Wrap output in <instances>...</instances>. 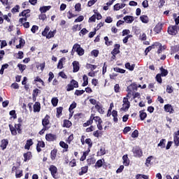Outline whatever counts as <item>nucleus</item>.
<instances>
[{
	"instance_id": "53",
	"label": "nucleus",
	"mask_w": 179,
	"mask_h": 179,
	"mask_svg": "<svg viewBox=\"0 0 179 179\" xmlns=\"http://www.w3.org/2000/svg\"><path fill=\"white\" fill-rule=\"evenodd\" d=\"M136 179H141V178L149 179V176L143 175V174H137V175L136 176Z\"/></svg>"
},
{
	"instance_id": "2",
	"label": "nucleus",
	"mask_w": 179,
	"mask_h": 179,
	"mask_svg": "<svg viewBox=\"0 0 179 179\" xmlns=\"http://www.w3.org/2000/svg\"><path fill=\"white\" fill-rule=\"evenodd\" d=\"M131 96L129 97L126 96L123 98V104L122 107L120 108V111H128L129 110V107H131V102H129V99H130Z\"/></svg>"
},
{
	"instance_id": "56",
	"label": "nucleus",
	"mask_w": 179,
	"mask_h": 179,
	"mask_svg": "<svg viewBox=\"0 0 179 179\" xmlns=\"http://www.w3.org/2000/svg\"><path fill=\"white\" fill-rule=\"evenodd\" d=\"M19 9H20V6L19 5H16L14 8L11 9L12 13H17L19 12Z\"/></svg>"
},
{
	"instance_id": "17",
	"label": "nucleus",
	"mask_w": 179,
	"mask_h": 179,
	"mask_svg": "<svg viewBox=\"0 0 179 179\" xmlns=\"http://www.w3.org/2000/svg\"><path fill=\"white\" fill-rule=\"evenodd\" d=\"M164 110L166 113H169L170 114H173L174 113V109L171 104H166L164 106Z\"/></svg>"
},
{
	"instance_id": "51",
	"label": "nucleus",
	"mask_w": 179,
	"mask_h": 179,
	"mask_svg": "<svg viewBox=\"0 0 179 179\" xmlns=\"http://www.w3.org/2000/svg\"><path fill=\"white\" fill-rule=\"evenodd\" d=\"M101 135H103V133L99 130L93 132V136H94V138H99V136H101Z\"/></svg>"
},
{
	"instance_id": "19",
	"label": "nucleus",
	"mask_w": 179,
	"mask_h": 179,
	"mask_svg": "<svg viewBox=\"0 0 179 179\" xmlns=\"http://www.w3.org/2000/svg\"><path fill=\"white\" fill-rule=\"evenodd\" d=\"M124 22H126V23H132V22H134V20H135V18L134 17V16L131 15H126L124 17Z\"/></svg>"
},
{
	"instance_id": "55",
	"label": "nucleus",
	"mask_w": 179,
	"mask_h": 179,
	"mask_svg": "<svg viewBox=\"0 0 179 179\" xmlns=\"http://www.w3.org/2000/svg\"><path fill=\"white\" fill-rule=\"evenodd\" d=\"M52 104L53 107H57L58 106V98L54 97L52 99Z\"/></svg>"
},
{
	"instance_id": "4",
	"label": "nucleus",
	"mask_w": 179,
	"mask_h": 179,
	"mask_svg": "<svg viewBox=\"0 0 179 179\" xmlns=\"http://www.w3.org/2000/svg\"><path fill=\"white\" fill-rule=\"evenodd\" d=\"M136 90H138V84H136V83H131L127 88V97H129V96L132 94L134 92H136Z\"/></svg>"
},
{
	"instance_id": "60",
	"label": "nucleus",
	"mask_w": 179,
	"mask_h": 179,
	"mask_svg": "<svg viewBox=\"0 0 179 179\" xmlns=\"http://www.w3.org/2000/svg\"><path fill=\"white\" fill-rule=\"evenodd\" d=\"M75 9L76 12H80V10H82V5L80 3H76Z\"/></svg>"
},
{
	"instance_id": "23",
	"label": "nucleus",
	"mask_w": 179,
	"mask_h": 179,
	"mask_svg": "<svg viewBox=\"0 0 179 179\" xmlns=\"http://www.w3.org/2000/svg\"><path fill=\"white\" fill-rule=\"evenodd\" d=\"M160 72L161 73H159V75L162 77H166L169 75V71L167 69H165L164 68H163V66H162L160 69Z\"/></svg>"
},
{
	"instance_id": "40",
	"label": "nucleus",
	"mask_w": 179,
	"mask_h": 179,
	"mask_svg": "<svg viewBox=\"0 0 179 179\" xmlns=\"http://www.w3.org/2000/svg\"><path fill=\"white\" fill-rule=\"evenodd\" d=\"M87 69H91V71H94L97 68V66L92 64L87 63L86 65Z\"/></svg>"
},
{
	"instance_id": "37",
	"label": "nucleus",
	"mask_w": 179,
	"mask_h": 179,
	"mask_svg": "<svg viewBox=\"0 0 179 179\" xmlns=\"http://www.w3.org/2000/svg\"><path fill=\"white\" fill-rule=\"evenodd\" d=\"M34 83H36V82H38L39 83H41L42 86H45V84L44 83V81L41 78H40L39 76H36L34 78Z\"/></svg>"
},
{
	"instance_id": "20",
	"label": "nucleus",
	"mask_w": 179,
	"mask_h": 179,
	"mask_svg": "<svg viewBox=\"0 0 179 179\" xmlns=\"http://www.w3.org/2000/svg\"><path fill=\"white\" fill-rule=\"evenodd\" d=\"M59 146L63 148V152H68V149H69V145L64 143V141L59 142Z\"/></svg>"
},
{
	"instance_id": "48",
	"label": "nucleus",
	"mask_w": 179,
	"mask_h": 179,
	"mask_svg": "<svg viewBox=\"0 0 179 179\" xmlns=\"http://www.w3.org/2000/svg\"><path fill=\"white\" fill-rule=\"evenodd\" d=\"M56 31H50L46 36V38H52L55 36Z\"/></svg>"
},
{
	"instance_id": "15",
	"label": "nucleus",
	"mask_w": 179,
	"mask_h": 179,
	"mask_svg": "<svg viewBox=\"0 0 179 179\" xmlns=\"http://www.w3.org/2000/svg\"><path fill=\"white\" fill-rule=\"evenodd\" d=\"M120 48H121V45L120 44H115L114 45V48L113 50L111 51V54H114V55H117L120 54Z\"/></svg>"
},
{
	"instance_id": "18",
	"label": "nucleus",
	"mask_w": 179,
	"mask_h": 179,
	"mask_svg": "<svg viewBox=\"0 0 179 179\" xmlns=\"http://www.w3.org/2000/svg\"><path fill=\"white\" fill-rule=\"evenodd\" d=\"M8 145H9V141L8 139H3L1 140L0 148H1L2 150H5V149H6L8 147Z\"/></svg>"
},
{
	"instance_id": "1",
	"label": "nucleus",
	"mask_w": 179,
	"mask_h": 179,
	"mask_svg": "<svg viewBox=\"0 0 179 179\" xmlns=\"http://www.w3.org/2000/svg\"><path fill=\"white\" fill-rule=\"evenodd\" d=\"M8 127L10 128L11 135H13V136H16V135H17V133L20 134L22 132V124H15V127H13V125L12 124H9Z\"/></svg>"
},
{
	"instance_id": "3",
	"label": "nucleus",
	"mask_w": 179,
	"mask_h": 179,
	"mask_svg": "<svg viewBox=\"0 0 179 179\" xmlns=\"http://www.w3.org/2000/svg\"><path fill=\"white\" fill-rule=\"evenodd\" d=\"M179 26L178 25H171L168 27V34L170 36H177L178 34Z\"/></svg>"
},
{
	"instance_id": "41",
	"label": "nucleus",
	"mask_w": 179,
	"mask_h": 179,
	"mask_svg": "<svg viewBox=\"0 0 179 179\" xmlns=\"http://www.w3.org/2000/svg\"><path fill=\"white\" fill-rule=\"evenodd\" d=\"M48 31H50V27L46 26L44 30L42 31V36H43V37H47Z\"/></svg>"
},
{
	"instance_id": "54",
	"label": "nucleus",
	"mask_w": 179,
	"mask_h": 179,
	"mask_svg": "<svg viewBox=\"0 0 179 179\" xmlns=\"http://www.w3.org/2000/svg\"><path fill=\"white\" fill-rule=\"evenodd\" d=\"M173 143H175V145L178 148L179 146V137L177 136H173Z\"/></svg>"
},
{
	"instance_id": "24",
	"label": "nucleus",
	"mask_w": 179,
	"mask_h": 179,
	"mask_svg": "<svg viewBox=\"0 0 179 179\" xmlns=\"http://www.w3.org/2000/svg\"><path fill=\"white\" fill-rule=\"evenodd\" d=\"M122 159H123L124 166H129L130 162H129V159L128 158V155H123Z\"/></svg>"
},
{
	"instance_id": "26",
	"label": "nucleus",
	"mask_w": 179,
	"mask_h": 179,
	"mask_svg": "<svg viewBox=\"0 0 179 179\" xmlns=\"http://www.w3.org/2000/svg\"><path fill=\"white\" fill-rule=\"evenodd\" d=\"M166 139L165 138H162L160 140L159 143H158L157 146L158 148H161V149H164V148H166Z\"/></svg>"
},
{
	"instance_id": "21",
	"label": "nucleus",
	"mask_w": 179,
	"mask_h": 179,
	"mask_svg": "<svg viewBox=\"0 0 179 179\" xmlns=\"http://www.w3.org/2000/svg\"><path fill=\"white\" fill-rule=\"evenodd\" d=\"M33 140L31 138L29 139L27 141V143L24 145V149H26L27 150H30V147L33 146Z\"/></svg>"
},
{
	"instance_id": "39",
	"label": "nucleus",
	"mask_w": 179,
	"mask_h": 179,
	"mask_svg": "<svg viewBox=\"0 0 179 179\" xmlns=\"http://www.w3.org/2000/svg\"><path fill=\"white\" fill-rule=\"evenodd\" d=\"M92 124H93V120L92 119V116H90V120L83 124V127H89V125H92Z\"/></svg>"
},
{
	"instance_id": "63",
	"label": "nucleus",
	"mask_w": 179,
	"mask_h": 179,
	"mask_svg": "<svg viewBox=\"0 0 179 179\" xmlns=\"http://www.w3.org/2000/svg\"><path fill=\"white\" fill-rule=\"evenodd\" d=\"M139 136V131H138V130H134L132 133H131V138H138Z\"/></svg>"
},
{
	"instance_id": "10",
	"label": "nucleus",
	"mask_w": 179,
	"mask_h": 179,
	"mask_svg": "<svg viewBox=\"0 0 179 179\" xmlns=\"http://www.w3.org/2000/svg\"><path fill=\"white\" fill-rule=\"evenodd\" d=\"M45 139L48 142H54L57 139V136L52 134H48L45 135Z\"/></svg>"
},
{
	"instance_id": "25",
	"label": "nucleus",
	"mask_w": 179,
	"mask_h": 179,
	"mask_svg": "<svg viewBox=\"0 0 179 179\" xmlns=\"http://www.w3.org/2000/svg\"><path fill=\"white\" fill-rule=\"evenodd\" d=\"M139 114L140 120L141 121H145V119L148 117V114L145 113V110H140Z\"/></svg>"
},
{
	"instance_id": "46",
	"label": "nucleus",
	"mask_w": 179,
	"mask_h": 179,
	"mask_svg": "<svg viewBox=\"0 0 179 179\" xmlns=\"http://www.w3.org/2000/svg\"><path fill=\"white\" fill-rule=\"evenodd\" d=\"M87 166H92L96 163V159L94 158H90L87 159Z\"/></svg>"
},
{
	"instance_id": "29",
	"label": "nucleus",
	"mask_w": 179,
	"mask_h": 179,
	"mask_svg": "<svg viewBox=\"0 0 179 179\" xmlns=\"http://www.w3.org/2000/svg\"><path fill=\"white\" fill-rule=\"evenodd\" d=\"M95 108H96V110H97V111H98V113H99V114H104V110H103V106L99 105V103H96L95 105Z\"/></svg>"
},
{
	"instance_id": "61",
	"label": "nucleus",
	"mask_w": 179,
	"mask_h": 179,
	"mask_svg": "<svg viewBox=\"0 0 179 179\" xmlns=\"http://www.w3.org/2000/svg\"><path fill=\"white\" fill-rule=\"evenodd\" d=\"M83 93H85V90H76L74 94L76 96H82V94H83Z\"/></svg>"
},
{
	"instance_id": "47",
	"label": "nucleus",
	"mask_w": 179,
	"mask_h": 179,
	"mask_svg": "<svg viewBox=\"0 0 179 179\" xmlns=\"http://www.w3.org/2000/svg\"><path fill=\"white\" fill-rule=\"evenodd\" d=\"M104 41L106 45H107L108 47L110 45H113V41H108V36H105Z\"/></svg>"
},
{
	"instance_id": "58",
	"label": "nucleus",
	"mask_w": 179,
	"mask_h": 179,
	"mask_svg": "<svg viewBox=\"0 0 179 179\" xmlns=\"http://www.w3.org/2000/svg\"><path fill=\"white\" fill-rule=\"evenodd\" d=\"M40 92V90L36 88L33 90L32 96H34V99H36L38 96V93Z\"/></svg>"
},
{
	"instance_id": "34",
	"label": "nucleus",
	"mask_w": 179,
	"mask_h": 179,
	"mask_svg": "<svg viewBox=\"0 0 179 179\" xmlns=\"http://www.w3.org/2000/svg\"><path fill=\"white\" fill-rule=\"evenodd\" d=\"M126 69H129V71H134L135 69V64L131 65L129 62L125 64Z\"/></svg>"
},
{
	"instance_id": "50",
	"label": "nucleus",
	"mask_w": 179,
	"mask_h": 179,
	"mask_svg": "<svg viewBox=\"0 0 179 179\" xmlns=\"http://www.w3.org/2000/svg\"><path fill=\"white\" fill-rule=\"evenodd\" d=\"M23 176V171L22 170H17L15 171V177L16 178H20Z\"/></svg>"
},
{
	"instance_id": "57",
	"label": "nucleus",
	"mask_w": 179,
	"mask_h": 179,
	"mask_svg": "<svg viewBox=\"0 0 179 179\" xmlns=\"http://www.w3.org/2000/svg\"><path fill=\"white\" fill-rule=\"evenodd\" d=\"M76 52L78 55H79V57H82L83 55H85V50L82 47Z\"/></svg>"
},
{
	"instance_id": "7",
	"label": "nucleus",
	"mask_w": 179,
	"mask_h": 179,
	"mask_svg": "<svg viewBox=\"0 0 179 179\" xmlns=\"http://www.w3.org/2000/svg\"><path fill=\"white\" fill-rule=\"evenodd\" d=\"M42 125L45 128H48L49 129L51 128V126L50 125V115H46L42 120Z\"/></svg>"
},
{
	"instance_id": "52",
	"label": "nucleus",
	"mask_w": 179,
	"mask_h": 179,
	"mask_svg": "<svg viewBox=\"0 0 179 179\" xmlns=\"http://www.w3.org/2000/svg\"><path fill=\"white\" fill-rule=\"evenodd\" d=\"M97 154L99 155V156H104V155H106V148L101 147L99 152H98Z\"/></svg>"
},
{
	"instance_id": "30",
	"label": "nucleus",
	"mask_w": 179,
	"mask_h": 179,
	"mask_svg": "<svg viewBox=\"0 0 179 179\" xmlns=\"http://www.w3.org/2000/svg\"><path fill=\"white\" fill-rule=\"evenodd\" d=\"M91 117H92V122L93 120L95 121V122H98V123L103 122V120H101V117H100L99 116H94V114H91Z\"/></svg>"
},
{
	"instance_id": "32",
	"label": "nucleus",
	"mask_w": 179,
	"mask_h": 179,
	"mask_svg": "<svg viewBox=\"0 0 179 179\" xmlns=\"http://www.w3.org/2000/svg\"><path fill=\"white\" fill-rule=\"evenodd\" d=\"M64 110V108L62 106L57 108V115H56V117L57 118H59L61 117V115H62V110Z\"/></svg>"
},
{
	"instance_id": "36",
	"label": "nucleus",
	"mask_w": 179,
	"mask_h": 179,
	"mask_svg": "<svg viewBox=\"0 0 179 179\" xmlns=\"http://www.w3.org/2000/svg\"><path fill=\"white\" fill-rule=\"evenodd\" d=\"M140 20L143 23H149V17L148 15H141Z\"/></svg>"
},
{
	"instance_id": "49",
	"label": "nucleus",
	"mask_w": 179,
	"mask_h": 179,
	"mask_svg": "<svg viewBox=\"0 0 179 179\" xmlns=\"http://www.w3.org/2000/svg\"><path fill=\"white\" fill-rule=\"evenodd\" d=\"M17 68H19V70L20 71L21 73H23L24 71V70L26 69L27 66L24 64H18Z\"/></svg>"
},
{
	"instance_id": "8",
	"label": "nucleus",
	"mask_w": 179,
	"mask_h": 179,
	"mask_svg": "<svg viewBox=\"0 0 179 179\" xmlns=\"http://www.w3.org/2000/svg\"><path fill=\"white\" fill-rule=\"evenodd\" d=\"M30 12V9L24 10L19 14V16H23L24 22H27V17H30V14H29Z\"/></svg>"
},
{
	"instance_id": "64",
	"label": "nucleus",
	"mask_w": 179,
	"mask_h": 179,
	"mask_svg": "<svg viewBox=\"0 0 179 179\" xmlns=\"http://www.w3.org/2000/svg\"><path fill=\"white\" fill-rule=\"evenodd\" d=\"M76 16H78V15H75V14L72 13L71 12V10H69L67 13V17H68V19H72V17H76Z\"/></svg>"
},
{
	"instance_id": "28",
	"label": "nucleus",
	"mask_w": 179,
	"mask_h": 179,
	"mask_svg": "<svg viewBox=\"0 0 179 179\" xmlns=\"http://www.w3.org/2000/svg\"><path fill=\"white\" fill-rule=\"evenodd\" d=\"M66 58L62 57L59 60V62L57 64V69H62L64 68V61H65Z\"/></svg>"
},
{
	"instance_id": "42",
	"label": "nucleus",
	"mask_w": 179,
	"mask_h": 179,
	"mask_svg": "<svg viewBox=\"0 0 179 179\" xmlns=\"http://www.w3.org/2000/svg\"><path fill=\"white\" fill-rule=\"evenodd\" d=\"M162 76H161L160 73L157 74L155 76V79H156L157 82L158 83H159L160 85H162V83H163V79H162Z\"/></svg>"
},
{
	"instance_id": "13",
	"label": "nucleus",
	"mask_w": 179,
	"mask_h": 179,
	"mask_svg": "<svg viewBox=\"0 0 179 179\" xmlns=\"http://www.w3.org/2000/svg\"><path fill=\"white\" fill-rule=\"evenodd\" d=\"M41 110V103L40 102L36 101L34 104V113H40Z\"/></svg>"
},
{
	"instance_id": "33",
	"label": "nucleus",
	"mask_w": 179,
	"mask_h": 179,
	"mask_svg": "<svg viewBox=\"0 0 179 179\" xmlns=\"http://www.w3.org/2000/svg\"><path fill=\"white\" fill-rule=\"evenodd\" d=\"M87 170H89V167L87 166H83L81 168V171L79 172V176H83V174H86L87 173Z\"/></svg>"
},
{
	"instance_id": "31",
	"label": "nucleus",
	"mask_w": 179,
	"mask_h": 179,
	"mask_svg": "<svg viewBox=\"0 0 179 179\" xmlns=\"http://www.w3.org/2000/svg\"><path fill=\"white\" fill-rule=\"evenodd\" d=\"M51 9V6H43L39 8L40 12L41 13H45L48 10H50Z\"/></svg>"
},
{
	"instance_id": "12",
	"label": "nucleus",
	"mask_w": 179,
	"mask_h": 179,
	"mask_svg": "<svg viewBox=\"0 0 179 179\" xmlns=\"http://www.w3.org/2000/svg\"><path fill=\"white\" fill-rule=\"evenodd\" d=\"M41 148H45V143H44V141H38V143L36 145V150L38 153L41 152Z\"/></svg>"
},
{
	"instance_id": "62",
	"label": "nucleus",
	"mask_w": 179,
	"mask_h": 179,
	"mask_svg": "<svg viewBox=\"0 0 179 179\" xmlns=\"http://www.w3.org/2000/svg\"><path fill=\"white\" fill-rule=\"evenodd\" d=\"M120 90H121V87H120V84H116L114 86L115 93H120Z\"/></svg>"
},
{
	"instance_id": "22",
	"label": "nucleus",
	"mask_w": 179,
	"mask_h": 179,
	"mask_svg": "<svg viewBox=\"0 0 179 179\" xmlns=\"http://www.w3.org/2000/svg\"><path fill=\"white\" fill-rule=\"evenodd\" d=\"M57 153H58V150H57L56 148H54L50 152V159H51V160H55V159H57Z\"/></svg>"
},
{
	"instance_id": "38",
	"label": "nucleus",
	"mask_w": 179,
	"mask_h": 179,
	"mask_svg": "<svg viewBox=\"0 0 179 179\" xmlns=\"http://www.w3.org/2000/svg\"><path fill=\"white\" fill-rule=\"evenodd\" d=\"M103 162H104V159H99L95 164V167H98V169L103 167Z\"/></svg>"
},
{
	"instance_id": "35",
	"label": "nucleus",
	"mask_w": 179,
	"mask_h": 179,
	"mask_svg": "<svg viewBox=\"0 0 179 179\" xmlns=\"http://www.w3.org/2000/svg\"><path fill=\"white\" fill-rule=\"evenodd\" d=\"M85 143L88 145L89 149H92L93 146V141H92V138L85 139Z\"/></svg>"
},
{
	"instance_id": "14",
	"label": "nucleus",
	"mask_w": 179,
	"mask_h": 179,
	"mask_svg": "<svg viewBox=\"0 0 179 179\" xmlns=\"http://www.w3.org/2000/svg\"><path fill=\"white\" fill-rule=\"evenodd\" d=\"M79 69H80V66H79V62H73V72L74 73H76V72H79Z\"/></svg>"
},
{
	"instance_id": "27",
	"label": "nucleus",
	"mask_w": 179,
	"mask_h": 179,
	"mask_svg": "<svg viewBox=\"0 0 179 179\" xmlns=\"http://www.w3.org/2000/svg\"><path fill=\"white\" fill-rule=\"evenodd\" d=\"M63 127L64 128H71L72 127V122L68 120H64L63 123Z\"/></svg>"
},
{
	"instance_id": "45",
	"label": "nucleus",
	"mask_w": 179,
	"mask_h": 179,
	"mask_svg": "<svg viewBox=\"0 0 179 179\" xmlns=\"http://www.w3.org/2000/svg\"><path fill=\"white\" fill-rule=\"evenodd\" d=\"M113 71H115V72H117L119 73H125V72H126L125 69H120V67L113 68Z\"/></svg>"
},
{
	"instance_id": "43",
	"label": "nucleus",
	"mask_w": 179,
	"mask_h": 179,
	"mask_svg": "<svg viewBox=\"0 0 179 179\" xmlns=\"http://www.w3.org/2000/svg\"><path fill=\"white\" fill-rule=\"evenodd\" d=\"M70 83L73 87H74V89H78V87H79V83H78V81L75 80L74 79L71 80Z\"/></svg>"
},
{
	"instance_id": "16",
	"label": "nucleus",
	"mask_w": 179,
	"mask_h": 179,
	"mask_svg": "<svg viewBox=\"0 0 179 179\" xmlns=\"http://www.w3.org/2000/svg\"><path fill=\"white\" fill-rule=\"evenodd\" d=\"M80 48L81 47H80V45H79V43H75L73 45V48L71 52V55H75V52H77V51H79Z\"/></svg>"
},
{
	"instance_id": "44",
	"label": "nucleus",
	"mask_w": 179,
	"mask_h": 179,
	"mask_svg": "<svg viewBox=\"0 0 179 179\" xmlns=\"http://www.w3.org/2000/svg\"><path fill=\"white\" fill-rule=\"evenodd\" d=\"M159 49L157 50V54H162L163 52V50H166V46L162 45V43H159V45H158Z\"/></svg>"
},
{
	"instance_id": "6",
	"label": "nucleus",
	"mask_w": 179,
	"mask_h": 179,
	"mask_svg": "<svg viewBox=\"0 0 179 179\" xmlns=\"http://www.w3.org/2000/svg\"><path fill=\"white\" fill-rule=\"evenodd\" d=\"M49 171H50L51 176L52 177H53V178L55 179L58 178V176H57V173H58V168H57V166L54 165H50L49 168Z\"/></svg>"
},
{
	"instance_id": "5",
	"label": "nucleus",
	"mask_w": 179,
	"mask_h": 179,
	"mask_svg": "<svg viewBox=\"0 0 179 179\" xmlns=\"http://www.w3.org/2000/svg\"><path fill=\"white\" fill-rule=\"evenodd\" d=\"M132 152L134 157H142L143 156V152H142V149L139 146L134 147L132 148Z\"/></svg>"
},
{
	"instance_id": "11",
	"label": "nucleus",
	"mask_w": 179,
	"mask_h": 179,
	"mask_svg": "<svg viewBox=\"0 0 179 179\" xmlns=\"http://www.w3.org/2000/svg\"><path fill=\"white\" fill-rule=\"evenodd\" d=\"M24 156V162H29V160H31L33 158V154H31V152L28 151L23 154Z\"/></svg>"
},
{
	"instance_id": "59",
	"label": "nucleus",
	"mask_w": 179,
	"mask_h": 179,
	"mask_svg": "<svg viewBox=\"0 0 179 179\" xmlns=\"http://www.w3.org/2000/svg\"><path fill=\"white\" fill-rule=\"evenodd\" d=\"M85 17L83 15H80L78 18L74 20V23H78L79 22H83Z\"/></svg>"
},
{
	"instance_id": "9",
	"label": "nucleus",
	"mask_w": 179,
	"mask_h": 179,
	"mask_svg": "<svg viewBox=\"0 0 179 179\" xmlns=\"http://www.w3.org/2000/svg\"><path fill=\"white\" fill-rule=\"evenodd\" d=\"M162 30H163V24L162 22H158L157 24L154 27L153 31L155 34H159L162 33Z\"/></svg>"
}]
</instances>
